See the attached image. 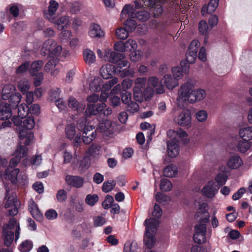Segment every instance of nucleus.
<instances>
[{"label": "nucleus", "mask_w": 252, "mask_h": 252, "mask_svg": "<svg viewBox=\"0 0 252 252\" xmlns=\"http://www.w3.org/2000/svg\"><path fill=\"white\" fill-rule=\"evenodd\" d=\"M194 84L191 81H187L181 85L177 97L178 106L183 107L188 104H194L205 98V91L202 89H194Z\"/></svg>", "instance_id": "f257e3e1"}, {"label": "nucleus", "mask_w": 252, "mask_h": 252, "mask_svg": "<svg viewBox=\"0 0 252 252\" xmlns=\"http://www.w3.org/2000/svg\"><path fill=\"white\" fill-rule=\"evenodd\" d=\"M158 224V220L153 218L147 219L144 221L146 231L144 236V242L149 249L152 248L156 242L155 235Z\"/></svg>", "instance_id": "f03ea898"}, {"label": "nucleus", "mask_w": 252, "mask_h": 252, "mask_svg": "<svg viewBox=\"0 0 252 252\" xmlns=\"http://www.w3.org/2000/svg\"><path fill=\"white\" fill-rule=\"evenodd\" d=\"M21 99V95L16 92L15 86L12 84L5 85L0 91V106L3 104V100H9L11 105H17Z\"/></svg>", "instance_id": "7ed1b4c3"}, {"label": "nucleus", "mask_w": 252, "mask_h": 252, "mask_svg": "<svg viewBox=\"0 0 252 252\" xmlns=\"http://www.w3.org/2000/svg\"><path fill=\"white\" fill-rule=\"evenodd\" d=\"M20 173L18 168L13 169L7 168L5 170L3 177L6 180L10 181L13 184H18L19 186H25L28 183V178L25 173Z\"/></svg>", "instance_id": "20e7f679"}, {"label": "nucleus", "mask_w": 252, "mask_h": 252, "mask_svg": "<svg viewBox=\"0 0 252 252\" xmlns=\"http://www.w3.org/2000/svg\"><path fill=\"white\" fill-rule=\"evenodd\" d=\"M62 49V47L58 45L56 41L50 39L46 40L43 43L41 53L42 55H48L51 58H54L60 56Z\"/></svg>", "instance_id": "39448f33"}, {"label": "nucleus", "mask_w": 252, "mask_h": 252, "mask_svg": "<svg viewBox=\"0 0 252 252\" xmlns=\"http://www.w3.org/2000/svg\"><path fill=\"white\" fill-rule=\"evenodd\" d=\"M6 202L4 205L5 208H9L8 210L10 216H14L17 214L18 209L20 207V204L18 201L16 194L12 192L10 193L8 189H6Z\"/></svg>", "instance_id": "423d86ee"}, {"label": "nucleus", "mask_w": 252, "mask_h": 252, "mask_svg": "<svg viewBox=\"0 0 252 252\" xmlns=\"http://www.w3.org/2000/svg\"><path fill=\"white\" fill-rule=\"evenodd\" d=\"M86 122L85 120H84L81 122L79 121L77 123V128L79 130H84L82 133L83 142L86 144H89L95 138L96 131H93L92 129L90 130L88 128H85Z\"/></svg>", "instance_id": "0eeeda50"}, {"label": "nucleus", "mask_w": 252, "mask_h": 252, "mask_svg": "<svg viewBox=\"0 0 252 252\" xmlns=\"http://www.w3.org/2000/svg\"><path fill=\"white\" fill-rule=\"evenodd\" d=\"M177 124L182 127L189 128L191 126V116L188 109L183 110L176 119Z\"/></svg>", "instance_id": "6e6552de"}, {"label": "nucleus", "mask_w": 252, "mask_h": 252, "mask_svg": "<svg viewBox=\"0 0 252 252\" xmlns=\"http://www.w3.org/2000/svg\"><path fill=\"white\" fill-rule=\"evenodd\" d=\"M206 226L204 224H199L195 227V233L193 235L194 242L198 244L206 242Z\"/></svg>", "instance_id": "1a4fd4ad"}, {"label": "nucleus", "mask_w": 252, "mask_h": 252, "mask_svg": "<svg viewBox=\"0 0 252 252\" xmlns=\"http://www.w3.org/2000/svg\"><path fill=\"white\" fill-rule=\"evenodd\" d=\"M71 18L67 15H65L59 17L58 19L54 18V21H51L55 24L57 29L59 31L63 30L69 27L71 24Z\"/></svg>", "instance_id": "9d476101"}, {"label": "nucleus", "mask_w": 252, "mask_h": 252, "mask_svg": "<svg viewBox=\"0 0 252 252\" xmlns=\"http://www.w3.org/2000/svg\"><path fill=\"white\" fill-rule=\"evenodd\" d=\"M59 6L58 2L56 0H51L49 3L48 9L44 12L45 18L50 22L54 21L55 14Z\"/></svg>", "instance_id": "9b49d317"}, {"label": "nucleus", "mask_w": 252, "mask_h": 252, "mask_svg": "<svg viewBox=\"0 0 252 252\" xmlns=\"http://www.w3.org/2000/svg\"><path fill=\"white\" fill-rule=\"evenodd\" d=\"M125 55L124 54L118 53L110 49L105 50L104 60L113 63H117L120 60L124 59Z\"/></svg>", "instance_id": "f8f14e48"}, {"label": "nucleus", "mask_w": 252, "mask_h": 252, "mask_svg": "<svg viewBox=\"0 0 252 252\" xmlns=\"http://www.w3.org/2000/svg\"><path fill=\"white\" fill-rule=\"evenodd\" d=\"M219 187H217L213 181H210L202 189V192L204 195L208 198H213L217 193Z\"/></svg>", "instance_id": "ddd939ff"}, {"label": "nucleus", "mask_w": 252, "mask_h": 252, "mask_svg": "<svg viewBox=\"0 0 252 252\" xmlns=\"http://www.w3.org/2000/svg\"><path fill=\"white\" fill-rule=\"evenodd\" d=\"M117 72L115 66L109 63L102 65L100 69V74L105 79L111 78Z\"/></svg>", "instance_id": "4468645a"}, {"label": "nucleus", "mask_w": 252, "mask_h": 252, "mask_svg": "<svg viewBox=\"0 0 252 252\" xmlns=\"http://www.w3.org/2000/svg\"><path fill=\"white\" fill-rule=\"evenodd\" d=\"M161 83L163 87H166L170 90H173L179 85V82L174 79L171 74L164 75L161 79Z\"/></svg>", "instance_id": "2eb2a0df"}, {"label": "nucleus", "mask_w": 252, "mask_h": 252, "mask_svg": "<svg viewBox=\"0 0 252 252\" xmlns=\"http://www.w3.org/2000/svg\"><path fill=\"white\" fill-rule=\"evenodd\" d=\"M243 165V161L238 155L230 156L226 162L227 167L231 169H237Z\"/></svg>", "instance_id": "dca6fc26"}, {"label": "nucleus", "mask_w": 252, "mask_h": 252, "mask_svg": "<svg viewBox=\"0 0 252 252\" xmlns=\"http://www.w3.org/2000/svg\"><path fill=\"white\" fill-rule=\"evenodd\" d=\"M66 183L76 188H81L84 184V179L80 176L66 175L65 178Z\"/></svg>", "instance_id": "f3484780"}, {"label": "nucleus", "mask_w": 252, "mask_h": 252, "mask_svg": "<svg viewBox=\"0 0 252 252\" xmlns=\"http://www.w3.org/2000/svg\"><path fill=\"white\" fill-rule=\"evenodd\" d=\"M168 136L174 141L179 143L180 140H182L188 136L187 133L182 128H178L176 130L170 129L167 132Z\"/></svg>", "instance_id": "a211bd4d"}, {"label": "nucleus", "mask_w": 252, "mask_h": 252, "mask_svg": "<svg viewBox=\"0 0 252 252\" xmlns=\"http://www.w3.org/2000/svg\"><path fill=\"white\" fill-rule=\"evenodd\" d=\"M148 83L150 87L155 88V92L158 94H162L165 92V90L159 79L156 76H151L148 79Z\"/></svg>", "instance_id": "6ab92c4d"}, {"label": "nucleus", "mask_w": 252, "mask_h": 252, "mask_svg": "<svg viewBox=\"0 0 252 252\" xmlns=\"http://www.w3.org/2000/svg\"><path fill=\"white\" fill-rule=\"evenodd\" d=\"M4 227H5L6 230L7 231H12V230L15 229V240L17 241L19 239L20 228L15 218H11L10 219L8 223L3 225L2 229H4Z\"/></svg>", "instance_id": "aec40b11"}, {"label": "nucleus", "mask_w": 252, "mask_h": 252, "mask_svg": "<svg viewBox=\"0 0 252 252\" xmlns=\"http://www.w3.org/2000/svg\"><path fill=\"white\" fill-rule=\"evenodd\" d=\"M68 105L70 108L78 113L83 112L86 106L84 102H78L74 97L72 96L70 97L68 100Z\"/></svg>", "instance_id": "412c9836"}, {"label": "nucleus", "mask_w": 252, "mask_h": 252, "mask_svg": "<svg viewBox=\"0 0 252 252\" xmlns=\"http://www.w3.org/2000/svg\"><path fill=\"white\" fill-rule=\"evenodd\" d=\"M179 143L171 140L167 142V154L170 158H174L179 154Z\"/></svg>", "instance_id": "4be33fe9"}, {"label": "nucleus", "mask_w": 252, "mask_h": 252, "mask_svg": "<svg viewBox=\"0 0 252 252\" xmlns=\"http://www.w3.org/2000/svg\"><path fill=\"white\" fill-rule=\"evenodd\" d=\"M135 10L132 5L127 4H126L121 13V18L125 19L127 18H134L135 16Z\"/></svg>", "instance_id": "5701e85b"}, {"label": "nucleus", "mask_w": 252, "mask_h": 252, "mask_svg": "<svg viewBox=\"0 0 252 252\" xmlns=\"http://www.w3.org/2000/svg\"><path fill=\"white\" fill-rule=\"evenodd\" d=\"M219 0H210L208 5H203L201 13L203 15L213 13L218 6Z\"/></svg>", "instance_id": "b1692460"}, {"label": "nucleus", "mask_w": 252, "mask_h": 252, "mask_svg": "<svg viewBox=\"0 0 252 252\" xmlns=\"http://www.w3.org/2000/svg\"><path fill=\"white\" fill-rule=\"evenodd\" d=\"M89 35L92 38L100 37L103 35V32L99 25L92 23L90 26Z\"/></svg>", "instance_id": "393cba45"}, {"label": "nucleus", "mask_w": 252, "mask_h": 252, "mask_svg": "<svg viewBox=\"0 0 252 252\" xmlns=\"http://www.w3.org/2000/svg\"><path fill=\"white\" fill-rule=\"evenodd\" d=\"M252 147L251 142L244 140L239 141L236 145L237 151L241 154H245L248 151L251 150Z\"/></svg>", "instance_id": "a878e982"}, {"label": "nucleus", "mask_w": 252, "mask_h": 252, "mask_svg": "<svg viewBox=\"0 0 252 252\" xmlns=\"http://www.w3.org/2000/svg\"><path fill=\"white\" fill-rule=\"evenodd\" d=\"M29 210L35 219H40L42 217L41 214L34 201L31 199L29 203Z\"/></svg>", "instance_id": "bb28decb"}, {"label": "nucleus", "mask_w": 252, "mask_h": 252, "mask_svg": "<svg viewBox=\"0 0 252 252\" xmlns=\"http://www.w3.org/2000/svg\"><path fill=\"white\" fill-rule=\"evenodd\" d=\"M0 107V119L5 120L9 119L12 115L9 105L5 103Z\"/></svg>", "instance_id": "cd10ccee"}, {"label": "nucleus", "mask_w": 252, "mask_h": 252, "mask_svg": "<svg viewBox=\"0 0 252 252\" xmlns=\"http://www.w3.org/2000/svg\"><path fill=\"white\" fill-rule=\"evenodd\" d=\"M177 166L174 164H170L167 166L163 169V175L167 177L173 178L178 174Z\"/></svg>", "instance_id": "c85d7f7f"}, {"label": "nucleus", "mask_w": 252, "mask_h": 252, "mask_svg": "<svg viewBox=\"0 0 252 252\" xmlns=\"http://www.w3.org/2000/svg\"><path fill=\"white\" fill-rule=\"evenodd\" d=\"M83 58L86 63L89 65L94 63L96 58L94 53L89 49L84 50Z\"/></svg>", "instance_id": "c756f323"}, {"label": "nucleus", "mask_w": 252, "mask_h": 252, "mask_svg": "<svg viewBox=\"0 0 252 252\" xmlns=\"http://www.w3.org/2000/svg\"><path fill=\"white\" fill-rule=\"evenodd\" d=\"M239 134L242 140L250 141L252 138V126L241 128Z\"/></svg>", "instance_id": "7c9ffc66"}, {"label": "nucleus", "mask_w": 252, "mask_h": 252, "mask_svg": "<svg viewBox=\"0 0 252 252\" xmlns=\"http://www.w3.org/2000/svg\"><path fill=\"white\" fill-rule=\"evenodd\" d=\"M102 81L100 78L98 77H94L90 83V90L92 92H98L101 89Z\"/></svg>", "instance_id": "2f4dec72"}, {"label": "nucleus", "mask_w": 252, "mask_h": 252, "mask_svg": "<svg viewBox=\"0 0 252 252\" xmlns=\"http://www.w3.org/2000/svg\"><path fill=\"white\" fill-rule=\"evenodd\" d=\"M184 64H185V63L184 61H182L181 63V65L182 68L179 66H174L172 68L171 71L173 74L172 76L178 82L179 80L181 79L183 77V69Z\"/></svg>", "instance_id": "473e14b6"}, {"label": "nucleus", "mask_w": 252, "mask_h": 252, "mask_svg": "<svg viewBox=\"0 0 252 252\" xmlns=\"http://www.w3.org/2000/svg\"><path fill=\"white\" fill-rule=\"evenodd\" d=\"M65 133L69 139H72L76 134L75 125L73 123L68 124L65 126Z\"/></svg>", "instance_id": "72a5a7b5"}, {"label": "nucleus", "mask_w": 252, "mask_h": 252, "mask_svg": "<svg viewBox=\"0 0 252 252\" xmlns=\"http://www.w3.org/2000/svg\"><path fill=\"white\" fill-rule=\"evenodd\" d=\"M2 236L4 239L5 245L9 246L14 239V232L11 231L6 230L4 228L2 229Z\"/></svg>", "instance_id": "f704fd0d"}, {"label": "nucleus", "mask_w": 252, "mask_h": 252, "mask_svg": "<svg viewBox=\"0 0 252 252\" xmlns=\"http://www.w3.org/2000/svg\"><path fill=\"white\" fill-rule=\"evenodd\" d=\"M90 164V158L87 156L84 157L80 161L78 166L79 171L81 173L85 172L89 168Z\"/></svg>", "instance_id": "c9c22d12"}, {"label": "nucleus", "mask_w": 252, "mask_h": 252, "mask_svg": "<svg viewBox=\"0 0 252 252\" xmlns=\"http://www.w3.org/2000/svg\"><path fill=\"white\" fill-rule=\"evenodd\" d=\"M43 63L41 61H37L33 62L31 65L30 69V74L32 76H34L37 74L38 71L43 66Z\"/></svg>", "instance_id": "e433bc0d"}, {"label": "nucleus", "mask_w": 252, "mask_h": 252, "mask_svg": "<svg viewBox=\"0 0 252 252\" xmlns=\"http://www.w3.org/2000/svg\"><path fill=\"white\" fill-rule=\"evenodd\" d=\"M18 88L23 94L26 93L30 87V83L26 79H22L18 82Z\"/></svg>", "instance_id": "4c0bfd02"}, {"label": "nucleus", "mask_w": 252, "mask_h": 252, "mask_svg": "<svg viewBox=\"0 0 252 252\" xmlns=\"http://www.w3.org/2000/svg\"><path fill=\"white\" fill-rule=\"evenodd\" d=\"M33 134L31 131H25L24 129L22 130L19 134V137L21 139L25 138V144L29 145L33 138Z\"/></svg>", "instance_id": "58836bf2"}, {"label": "nucleus", "mask_w": 252, "mask_h": 252, "mask_svg": "<svg viewBox=\"0 0 252 252\" xmlns=\"http://www.w3.org/2000/svg\"><path fill=\"white\" fill-rule=\"evenodd\" d=\"M150 18V14L146 10H140L135 13V16L134 18H136L137 20L145 22Z\"/></svg>", "instance_id": "ea45409f"}, {"label": "nucleus", "mask_w": 252, "mask_h": 252, "mask_svg": "<svg viewBox=\"0 0 252 252\" xmlns=\"http://www.w3.org/2000/svg\"><path fill=\"white\" fill-rule=\"evenodd\" d=\"M35 125L34 118L32 116H29L22 122V126L28 130L32 129Z\"/></svg>", "instance_id": "a19ab883"}, {"label": "nucleus", "mask_w": 252, "mask_h": 252, "mask_svg": "<svg viewBox=\"0 0 252 252\" xmlns=\"http://www.w3.org/2000/svg\"><path fill=\"white\" fill-rule=\"evenodd\" d=\"M147 80L146 77H138L134 81V89L141 90L143 89L146 84Z\"/></svg>", "instance_id": "79ce46f5"}, {"label": "nucleus", "mask_w": 252, "mask_h": 252, "mask_svg": "<svg viewBox=\"0 0 252 252\" xmlns=\"http://www.w3.org/2000/svg\"><path fill=\"white\" fill-rule=\"evenodd\" d=\"M195 116L199 122L204 123L207 121L208 115L206 110H200L196 112Z\"/></svg>", "instance_id": "37998d69"}, {"label": "nucleus", "mask_w": 252, "mask_h": 252, "mask_svg": "<svg viewBox=\"0 0 252 252\" xmlns=\"http://www.w3.org/2000/svg\"><path fill=\"white\" fill-rule=\"evenodd\" d=\"M29 108L25 104H22L18 106V115L21 119L25 118L28 114Z\"/></svg>", "instance_id": "c03bdc74"}, {"label": "nucleus", "mask_w": 252, "mask_h": 252, "mask_svg": "<svg viewBox=\"0 0 252 252\" xmlns=\"http://www.w3.org/2000/svg\"><path fill=\"white\" fill-rule=\"evenodd\" d=\"M198 29L199 32L203 35H206L211 30L209 28L207 22L205 20H201L198 25Z\"/></svg>", "instance_id": "a18cd8bd"}, {"label": "nucleus", "mask_w": 252, "mask_h": 252, "mask_svg": "<svg viewBox=\"0 0 252 252\" xmlns=\"http://www.w3.org/2000/svg\"><path fill=\"white\" fill-rule=\"evenodd\" d=\"M72 36V32L69 30H64L59 34V38L62 42H67Z\"/></svg>", "instance_id": "49530a36"}, {"label": "nucleus", "mask_w": 252, "mask_h": 252, "mask_svg": "<svg viewBox=\"0 0 252 252\" xmlns=\"http://www.w3.org/2000/svg\"><path fill=\"white\" fill-rule=\"evenodd\" d=\"M99 197L96 194H88L85 199L86 204L90 206H94L98 201Z\"/></svg>", "instance_id": "de8ad7c7"}, {"label": "nucleus", "mask_w": 252, "mask_h": 252, "mask_svg": "<svg viewBox=\"0 0 252 252\" xmlns=\"http://www.w3.org/2000/svg\"><path fill=\"white\" fill-rule=\"evenodd\" d=\"M112 125V122L110 120H105L99 124L97 130L101 132H104L109 130Z\"/></svg>", "instance_id": "09e8293b"}, {"label": "nucleus", "mask_w": 252, "mask_h": 252, "mask_svg": "<svg viewBox=\"0 0 252 252\" xmlns=\"http://www.w3.org/2000/svg\"><path fill=\"white\" fill-rule=\"evenodd\" d=\"M172 185L171 182L169 180L166 179H163L161 180L160 185V189L162 191H169L172 189Z\"/></svg>", "instance_id": "8fccbe9b"}, {"label": "nucleus", "mask_w": 252, "mask_h": 252, "mask_svg": "<svg viewBox=\"0 0 252 252\" xmlns=\"http://www.w3.org/2000/svg\"><path fill=\"white\" fill-rule=\"evenodd\" d=\"M32 248V243L31 241L26 240L19 246V250L22 252H29Z\"/></svg>", "instance_id": "3c124183"}, {"label": "nucleus", "mask_w": 252, "mask_h": 252, "mask_svg": "<svg viewBox=\"0 0 252 252\" xmlns=\"http://www.w3.org/2000/svg\"><path fill=\"white\" fill-rule=\"evenodd\" d=\"M116 35L120 39H126L128 36V32L124 28H119L116 31Z\"/></svg>", "instance_id": "603ef678"}, {"label": "nucleus", "mask_w": 252, "mask_h": 252, "mask_svg": "<svg viewBox=\"0 0 252 252\" xmlns=\"http://www.w3.org/2000/svg\"><path fill=\"white\" fill-rule=\"evenodd\" d=\"M7 10H9L11 16H12L14 18H16L19 15V9L16 4L7 6Z\"/></svg>", "instance_id": "864d4df0"}, {"label": "nucleus", "mask_w": 252, "mask_h": 252, "mask_svg": "<svg viewBox=\"0 0 252 252\" xmlns=\"http://www.w3.org/2000/svg\"><path fill=\"white\" fill-rule=\"evenodd\" d=\"M140 127L141 129L143 130L149 129L147 133L149 137V139L148 140V141L149 140H151L152 135L155 132L154 128L153 127H151V125H150V124L148 123H141L140 125Z\"/></svg>", "instance_id": "5fc2aeb1"}, {"label": "nucleus", "mask_w": 252, "mask_h": 252, "mask_svg": "<svg viewBox=\"0 0 252 252\" xmlns=\"http://www.w3.org/2000/svg\"><path fill=\"white\" fill-rule=\"evenodd\" d=\"M143 53L140 50L132 52L130 54V60L133 62H137L141 60L143 57Z\"/></svg>", "instance_id": "6e6d98bb"}, {"label": "nucleus", "mask_w": 252, "mask_h": 252, "mask_svg": "<svg viewBox=\"0 0 252 252\" xmlns=\"http://www.w3.org/2000/svg\"><path fill=\"white\" fill-rule=\"evenodd\" d=\"M59 64V61L56 59H52L50 60L45 65L44 70L45 71L48 72L52 70L54 68Z\"/></svg>", "instance_id": "4d7b16f0"}, {"label": "nucleus", "mask_w": 252, "mask_h": 252, "mask_svg": "<svg viewBox=\"0 0 252 252\" xmlns=\"http://www.w3.org/2000/svg\"><path fill=\"white\" fill-rule=\"evenodd\" d=\"M100 147L98 145L93 144L87 151V154L91 156L96 157L99 154Z\"/></svg>", "instance_id": "13d9d810"}, {"label": "nucleus", "mask_w": 252, "mask_h": 252, "mask_svg": "<svg viewBox=\"0 0 252 252\" xmlns=\"http://www.w3.org/2000/svg\"><path fill=\"white\" fill-rule=\"evenodd\" d=\"M133 94L134 100L136 101L142 102L144 100L143 92L141 90L133 88Z\"/></svg>", "instance_id": "bf43d9fd"}, {"label": "nucleus", "mask_w": 252, "mask_h": 252, "mask_svg": "<svg viewBox=\"0 0 252 252\" xmlns=\"http://www.w3.org/2000/svg\"><path fill=\"white\" fill-rule=\"evenodd\" d=\"M28 151V148L24 146H19L17 147L15 151V155H18V157H20V159H21L27 155Z\"/></svg>", "instance_id": "052dcab7"}, {"label": "nucleus", "mask_w": 252, "mask_h": 252, "mask_svg": "<svg viewBox=\"0 0 252 252\" xmlns=\"http://www.w3.org/2000/svg\"><path fill=\"white\" fill-rule=\"evenodd\" d=\"M126 51H130L132 49H136L137 48V44L135 41L129 39L125 42Z\"/></svg>", "instance_id": "680f3d73"}, {"label": "nucleus", "mask_w": 252, "mask_h": 252, "mask_svg": "<svg viewBox=\"0 0 252 252\" xmlns=\"http://www.w3.org/2000/svg\"><path fill=\"white\" fill-rule=\"evenodd\" d=\"M143 95L145 100H148L153 97L154 93V90L150 86L147 87L144 90Z\"/></svg>", "instance_id": "e2e57ef3"}, {"label": "nucleus", "mask_w": 252, "mask_h": 252, "mask_svg": "<svg viewBox=\"0 0 252 252\" xmlns=\"http://www.w3.org/2000/svg\"><path fill=\"white\" fill-rule=\"evenodd\" d=\"M116 183L114 181L111 182H105L102 186V190L104 192H108L111 191L115 187Z\"/></svg>", "instance_id": "0e129e2a"}, {"label": "nucleus", "mask_w": 252, "mask_h": 252, "mask_svg": "<svg viewBox=\"0 0 252 252\" xmlns=\"http://www.w3.org/2000/svg\"><path fill=\"white\" fill-rule=\"evenodd\" d=\"M200 46V43L197 40H193L190 43L189 48L188 51L189 53H192V52L194 53L195 54H197L198 51V48Z\"/></svg>", "instance_id": "69168bd1"}, {"label": "nucleus", "mask_w": 252, "mask_h": 252, "mask_svg": "<svg viewBox=\"0 0 252 252\" xmlns=\"http://www.w3.org/2000/svg\"><path fill=\"white\" fill-rule=\"evenodd\" d=\"M227 179V177L224 173H219L215 178L216 182L220 186L225 184Z\"/></svg>", "instance_id": "338daca9"}, {"label": "nucleus", "mask_w": 252, "mask_h": 252, "mask_svg": "<svg viewBox=\"0 0 252 252\" xmlns=\"http://www.w3.org/2000/svg\"><path fill=\"white\" fill-rule=\"evenodd\" d=\"M124 24L126 27L128 28L129 31L130 32L134 31L136 27V21L131 18L127 19Z\"/></svg>", "instance_id": "774afa93"}]
</instances>
